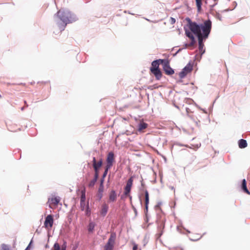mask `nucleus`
<instances>
[{
  "label": "nucleus",
  "mask_w": 250,
  "mask_h": 250,
  "mask_svg": "<svg viewBox=\"0 0 250 250\" xmlns=\"http://www.w3.org/2000/svg\"><path fill=\"white\" fill-rule=\"evenodd\" d=\"M186 20L189 30L185 29V34L191 41L190 43L185 45L186 47L192 46L195 44L196 42L193 35H195L198 38L199 52L202 55L205 51L203 41L207 39L210 34L212 27L211 21L209 20H206L203 24L199 25L192 21L189 18H186Z\"/></svg>",
  "instance_id": "1"
},
{
  "label": "nucleus",
  "mask_w": 250,
  "mask_h": 250,
  "mask_svg": "<svg viewBox=\"0 0 250 250\" xmlns=\"http://www.w3.org/2000/svg\"><path fill=\"white\" fill-rule=\"evenodd\" d=\"M57 15L60 20L62 21V26L61 27V31L64 30L67 23L71 22L73 20L72 19V14L68 11L59 10Z\"/></svg>",
  "instance_id": "2"
},
{
  "label": "nucleus",
  "mask_w": 250,
  "mask_h": 250,
  "mask_svg": "<svg viewBox=\"0 0 250 250\" xmlns=\"http://www.w3.org/2000/svg\"><path fill=\"white\" fill-rule=\"evenodd\" d=\"M161 64L163 66V70L166 74L167 75H171L174 74V71L170 66L169 61L168 60H164L161 61Z\"/></svg>",
  "instance_id": "3"
},
{
  "label": "nucleus",
  "mask_w": 250,
  "mask_h": 250,
  "mask_svg": "<svg viewBox=\"0 0 250 250\" xmlns=\"http://www.w3.org/2000/svg\"><path fill=\"white\" fill-rule=\"evenodd\" d=\"M193 70V65L188 63L179 73V77L181 79L185 77L188 74L191 72Z\"/></svg>",
  "instance_id": "4"
},
{
  "label": "nucleus",
  "mask_w": 250,
  "mask_h": 250,
  "mask_svg": "<svg viewBox=\"0 0 250 250\" xmlns=\"http://www.w3.org/2000/svg\"><path fill=\"white\" fill-rule=\"evenodd\" d=\"M106 166L107 168H110L113 166V163L115 161L114 154L113 152H110L108 153L106 158Z\"/></svg>",
  "instance_id": "5"
},
{
  "label": "nucleus",
  "mask_w": 250,
  "mask_h": 250,
  "mask_svg": "<svg viewBox=\"0 0 250 250\" xmlns=\"http://www.w3.org/2000/svg\"><path fill=\"white\" fill-rule=\"evenodd\" d=\"M133 177H131L127 181L126 185L125 188V192L124 194L126 196H129L130 197V199H131V196H130L129 193L131 190V188L133 184Z\"/></svg>",
  "instance_id": "6"
},
{
  "label": "nucleus",
  "mask_w": 250,
  "mask_h": 250,
  "mask_svg": "<svg viewBox=\"0 0 250 250\" xmlns=\"http://www.w3.org/2000/svg\"><path fill=\"white\" fill-rule=\"evenodd\" d=\"M54 219L52 215H48L45 219L44 222V227L47 229H51L53 225Z\"/></svg>",
  "instance_id": "7"
},
{
  "label": "nucleus",
  "mask_w": 250,
  "mask_h": 250,
  "mask_svg": "<svg viewBox=\"0 0 250 250\" xmlns=\"http://www.w3.org/2000/svg\"><path fill=\"white\" fill-rule=\"evenodd\" d=\"M80 208L82 211L85 210V214L89 216L91 214V210L89 208L88 203L86 204L85 202H80Z\"/></svg>",
  "instance_id": "8"
},
{
  "label": "nucleus",
  "mask_w": 250,
  "mask_h": 250,
  "mask_svg": "<svg viewBox=\"0 0 250 250\" xmlns=\"http://www.w3.org/2000/svg\"><path fill=\"white\" fill-rule=\"evenodd\" d=\"M60 202V199L58 197L51 198L48 199L49 207L51 208H55Z\"/></svg>",
  "instance_id": "9"
},
{
  "label": "nucleus",
  "mask_w": 250,
  "mask_h": 250,
  "mask_svg": "<svg viewBox=\"0 0 250 250\" xmlns=\"http://www.w3.org/2000/svg\"><path fill=\"white\" fill-rule=\"evenodd\" d=\"M114 244V240L110 237L107 241V243L104 247V250H113Z\"/></svg>",
  "instance_id": "10"
},
{
  "label": "nucleus",
  "mask_w": 250,
  "mask_h": 250,
  "mask_svg": "<svg viewBox=\"0 0 250 250\" xmlns=\"http://www.w3.org/2000/svg\"><path fill=\"white\" fill-rule=\"evenodd\" d=\"M103 163L102 160L101 159L97 163L95 157L93 158V166L95 171H98L100 167L102 166Z\"/></svg>",
  "instance_id": "11"
},
{
  "label": "nucleus",
  "mask_w": 250,
  "mask_h": 250,
  "mask_svg": "<svg viewBox=\"0 0 250 250\" xmlns=\"http://www.w3.org/2000/svg\"><path fill=\"white\" fill-rule=\"evenodd\" d=\"M163 59H159L154 61L151 63V67L150 68V71L153 69H159V64H161V61H163Z\"/></svg>",
  "instance_id": "12"
},
{
  "label": "nucleus",
  "mask_w": 250,
  "mask_h": 250,
  "mask_svg": "<svg viewBox=\"0 0 250 250\" xmlns=\"http://www.w3.org/2000/svg\"><path fill=\"white\" fill-rule=\"evenodd\" d=\"M150 71L155 76L157 80H160L161 78L162 74L159 68L157 69H153Z\"/></svg>",
  "instance_id": "13"
},
{
  "label": "nucleus",
  "mask_w": 250,
  "mask_h": 250,
  "mask_svg": "<svg viewBox=\"0 0 250 250\" xmlns=\"http://www.w3.org/2000/svg\"><path fill=\"white\" fill-rule=\"evenodd\" d=\"M117 199V194L115 190H112L109 194V200L110 202H114Z\"/></svg>",
  "instance_id": "14"
},
{
  "label": "nucleus",
  "mask_w": 250,
  "mask_h": 250,
  "mask_svg": "<svg viewBox=\"0 0 250 250\" xmlns=\"http://www.w3.org/2000/svg\"><path fill=\"white\" fill-rule=\"evenodd\" d=\"M108 209V207L107 205H106V204H104L102 206L101 210L100 211V214L102 216H104L107 212Z\"/></svg>",
  "instance_id": "15"
},
{
  "label": "nucleus",
  "mask_w": 250,
  "mask_h": 250,
  "mask_svg": "<svg viewBox=\"0 0 250 250\" xmlns=\"http://www.w3.org/2000/svg\"><path fill=\"white\" fill-rule=\"evenodd\" d=\"M145 208H146V211L147 212V211H148V204H149V194H148V192L147 191V190H145Z\"/></svg>",
  "instance_id": "16"
},
{
  "label": "nucleus",
  "mask_w": 250,
  "mask_h": 250,
  "mask_svg": "<svg viewBox=\"0 0 250 250\" xmlns=\"http://www.w3.org/2000/svg\"><path fill=\"white\" fill-rule=\"evenodd\" d=\"M241 188L242 190L244 191V192L248 194H250V192H249L247 188V183L245 179H243L242 181Z\"/></svg>",
  "instance_id": "17"
},
{
  "label": "nucleus",
  "mask_w": 250,
  "mask_h": 250,
  "mask_svg": "<svg viewBox=\"0 0 250 250\" xmlns=\"http://www.w3.org/2000/svg\"><path fill=\"white\" fill-rule=\"evenodd\" d=\"M238 146L240 148H244L247 146V143L246 140L244 139H240L238 142Z\"/></svg>",
  "instance_id": "18"
},
{
  "label": "nucleus",
  "mask_w": 250,
  "mask_h": 250,
  "mask_svg": "<svg viewBox=\"0 0 250 250\" xmlns=\"http://www.w3.org/2000/svg\"><path fill=\"white\" fill-rule=\"evenodd\" d=\"M95 224L93 222H89L88 226V230L89 232H92L94 229Z\"/></svg>",
  "instance_id": "19"
},
{
  "label": "nucleus",
  "mask_w": 250,
  "mask_h": 250,
  "mask_svg": "<svg viewBox=\"0 0 250 250\" xmlns=\"http://www.w3.org/2000/svg\"><path fill=\"white\" fill-rule=\"evenodd\" d=\"M147 127V124L145 123H140L139 125L138 130L141 131L144 129H146Z\"/></svg>",
  "instance_id": "20"
},
{
  "label": "nucleus",
  "mask_w": 250,
  "mask_h": 250,
  "mask_svg": "<svg viewBox=\"0 0 250 250\" xmlns=\"http://www.w3.org/2000/svg\"><path fill=\"white\" fill-rule=\"evenodd\" d=\"M80 202H85V191L84 189L81 191Z\"/></svg>",
  "instance_id": "21"
},
{
  "label": "nucleus",
  "mask_w": 250,
  "mask_h": 250,
  "mask_svg": "<svg viewBox=\"0 0 250 250\" xmlns=\"http://www.w3.org/2000/svg\"><path fill=\"white\" fill-rule=\"evenodd\" d=\"M52 250H61L60 245L58 243H55L52 248Z\"/></svg>",
  "instance_id": "22"
},
{
  "label": "nucleus",
  "mask_w": 250,
  "mask_h": 250,
  "mask_svg": "<svg viewBox=\"0 0 250 250\" xmlns=\"http://www.w3.org/2000/svg\"><path fill=\"white\" fill-rule=\"evenodd\" d=\"M0 250H10L9 246L5 244H2L1 245Z\"/></svg>",
  "instance_id": "23"
},
{
  "label": "nucleus",
  "mask_w": 250,
  "mask_h": 250,
  "mask_svg": "<svg viewBox=\"0 0 250 250\" xmlns=\"http://www.w3.org/2000/svg\"><path fill=\"white\" fill-rule=\"evenodd\" d=\"M96 181H97V180H95V179H93V180H92L89 182V184H88V187H89V188H92V187H93L94 186V185H95V183L96 182Z\"/></svg>",
  "instance_id": "24"
},
{
  "label": "nucleus",
  "mask_w": 250,
  "mask_h": 250,
  "mask_svg": "<svg viewBox=\"0 0 250 250\" xmlns=\"http://www.w3.org/2000/svg\"><path fill=\"white\" fill-rule=\"evenodd\" d=\"M196 5L198 9H200L202 5V0H195Z\"/></svg>",
  "instance_id": "25"
},
{
  "label": "nucleus",
  "mask_w": 250,
  "mask_h": 250,
  "mask_svg": "<svg viewBox=\"0 0 250 250\" xmlns=\"http://www.w3.org/2000/svg\"><path fill=\"white\" fill-rule=\"evenodd\" d=\"M104 191V185H102V183H100V186L99 188V192H103Z\"/></svg>",
  "instance_id": "26"
},
{
  "label": "nucleus",
  "mask_w": 250,
  "mask_h": 250,
  "mask_svg": "<svg viewBox=\"0 0 250 250\" xmlns=\"http://www.w3.org/2000/svg\"><path fill=\"white\" fill-rule=\"evenodd\" d=\"M109 168H107V167H105V170H104V173H103V179H104V178L107 175V172H108V170Z\"/></svg>",
  "instance_id": "27"
},
{
  "label": "nucleus",
  "mask_w": 250,
  "mask_h": 250,
  "mask_svg": "<svg viewBox=\"0 0 250 250\" xmlns=\"http://www.w3.org/2000/svg\"><path fill=\"white\" fill-rule=\"evenodd\" d=\"M66 243L64 242L61 247V250H66Z\"/></svg>",
  "instance_id": "28"
},
{
  "label": "nucleus",
  "mask_w": 250,
  "mask_h": 250,
  "mask_svg": "<svg viewBox=\"0 0 250 250\" xmlns=\"http://www.w3.org/2000/svg\"><path fill=\"white\" fill-rule=\"evenodd\" d=\"M133 245V250H137L138 249V245L135 243H132Z\"/></svg>",
  "instance_id": "29"
},
{
  "label": "nucleus",
  "mask_w": 250,
  "mask_h": 250,
  "mask_svg": "<svg viewBox=\"0 0 250 250\" xmlns=\"http://www.w3.org/2000/svg\"><path fill=\"white\" fill-rule=\"evenodd\" d=\"M95 176H94V179L97 180L98 178V171H95Z\"/></svg>",
  "instance_id": "30"
},
{
  "label": "nucleus",
  "mask_w": 250,
  "mask_h": 250,
  "mask_svg": "<svg viewBox=\"0 0 250 250\" xmlns=\"http://www.w3.org/2000/svg\"><path fill=\"white\" fill-rule=\"evenodd\" d=\"M62 22H58L57 23L58 27L60 31H61V27L62 26Z\"/></svg>",
  "instance_id": "31"
},
{
  "label": "nucleus",
  "mask_w": 250,
  "mask_h": 250,
  "mask_svg": "<svg viewBox=\"0 0 250 250\" xmlns=\"http://www.w3.org/2000/svg\"><path fill=\"white\" fill-rule=\"evenodd\" d=\"M172 22L174 23L175 22V20L174 18H171Z\"/></svg>",
  "instance_id": "32"
},
{
  "label": "nucleus",
  "mask_w": 250,
  "mask_h": 250,
  "mask_svg": "<svg viewBox=\"0 0 250 250\" xmlns=\"http://www.w3.org/2000/svg\"><path fill=\"white\" fill-rule=\"evenodd\" d=\"M104 179H102L101 180V183H102V185H103V183H104Z\"/></svg>",
  "instance_id": "33"
},
{
  "label": "nucleus",
  "mask_w": 250,
  "mask_h": 250,
  "mask_svg": "<svg viewBox=\"0 0 250 250\" xmlns=\"http://www.w3.org/2000/svg\"><path fill=\"white\" fill-rule=\"evenodd\" d=\"M24 104H25L26 107H27L28 106V104H27L26 101H24Z\"/></svg>",
  "instance_id": "34"
},
{
  "label": "nucleus",
  "mask_w": 250,
  "mask_h": 250,
  "mask_svg": "<svg viewBox=\"0 0 250 250\" xmlns=\"http://www.w3.org/2000/svg\"><path fill=\"white\" fill-rule=\"evenodd\" d=\"M23 108H24V107H22V108H21V110H23Z\"/></svg>",
  "instance_id": "35"
},
{
  "label": "nucleus",
  "mask_w": 250,
  "mask_h": 250,
  "mask_svg": "<svg viewBox=\"0 0 250 250\" xmlns=\"http://www.w3.org/2000/svg\"><path fill=\"white\" fill-rule=\"evenodd\" d=\"M29 246L26 248V249L25 250H27V249L28 248Z\"/></svg>",
  "instance_id": "36"
},
{
  "label": "nucleus",
  "mask_w": 250,
  "mask_h": 250,
  "mask_svg": "<svg viewBox=\"0 0 250 250\" xmlns=\"http://www.w3.org/2000/svg\"><path fill=\"white\" fill-rule=\"evenodd\" d=\"M1 96L0 95V98H1Z\"/></svg>",
  "instance_id": "37"
}]
</instances>
